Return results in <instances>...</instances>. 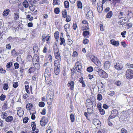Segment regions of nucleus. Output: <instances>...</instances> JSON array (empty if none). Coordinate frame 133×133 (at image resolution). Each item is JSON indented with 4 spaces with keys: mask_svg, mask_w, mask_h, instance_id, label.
<instances>
[{
    "mask_svg": "<svg viewBox=\"0 0 133 133\" xmlns=\"http://www.w3.org/2000/svg\"><path fill=\"white\" fill-rule=\"evenodd\" d=\"M113 65L118 70H120L123 68V65L121 61L117 60L113 61Z\"/></svg>",
    "mask_w": 133,
    "mask_h": 133,
    "instance_id": "nucleus-1",
    "label": "nucleus"
},
{
    "mask_svg": "<svg viewBox=\"0 0 133 133\" xmlns=\"http://www.w3.org/2000/svg\"><path fill=\"white\" fill-rule=\"evenodd\" d=\"M54 72L55 74L58 75L60 71V64L59 63H58L57 61L54 62Z\"/></svg>",
    "mask_w": 133,
    "mask_h": 133,
    "instance_id": "nucleus-2",
    "label": "nucleus"
},
{
    "mask_svg": "<svg viewBox=\"0 0 133 133\" xmlns=\"http://www.w3.org/2000/svg\"><path fill=\"white\" fill-rule=\"evenodd\" d=\"M85 14H86V17L87 19L92 18L93 17L92 11L89 8L85 9Z\"/></svg>",
    "mask_w": 133,
    "mask_h": 133,
    "instance_id": "nucleus-3",
    "label": "nucleus"
},
{
    "mask_svg": "<svg viewBox=\"0 0 133 133\" xmlns=\"http://www.w3.org/2000/svg\"><path fill=\"white\" fill-rule=\"evenodd\" d=\"M126 78L128 79H131L133 77V70L131 69H128L126 72Z\"/></svg>",
    "mask_w": 133,
    "mask_h": 133,
    "instance_id": "nucleus-4",
    "label": "nucleus"
},
{
    "mask_svg": "<svg viewBox=\"0 0 133 133\" xmlns=\"http://www.w3.org/2000/svg\"><path fill=\"white\" fill-rule=\"evenodd\" d=\"M45 78H48L51 75V70L49 68H47L45 69L44 74Z\"/></svg>",
    "mask_w": 133,
    "mask_h": 133,
    "instance_id": "nucleus-5",
    "label": "nucleus"
},
{
    "mask_svg": "<svg viewBox=\"0 0 133 133\" xmlns=\"http://www.w3.org/2000/svg\"><path fill=\"white\" fill-rule=\"evenodd\" d=\"M118 113V112L117 110L116 109L112 110L110 115L108 117V119L110 120L115 118L116 116H117Z\"/></svg>",
    "mask_w": 133,
    "mask_h": 133,
    "instance_id": "nucleus-6",
    "label": "nucleus"
},
{
    "mask_svg": "<svg viewBox=\"0 0 133 133\" xmlns=\"http://www.w3.org/2000/svg\"><path fill=\"white\" fill-rule=\"evenodd\" d=\"M53 96L54 94H51V95H47V96L46 97V100L47 101V103L49 105H51L52 103Z\"/></svg>",
    "mask_w": 133,
    "mask_h": 133,
    "instance_id": "nucleus-7",
    "label": "nucleus"
},
{
    "mask_svg": "<svg viewBox=\"0 0 133 133\" xmlns=\"http://www.w3.org/2000/svg\"><path fill=\"white\" fill-rule=\"evenodd\" d=\"M75 66L76 69L78 72L80 73L81 71L82 66L81 63H79V61H77L76 63Z\"/></svg>",
    "mask_w": 133,
    "mask_h": 133,
    "instance_id": "nucleus-8",
    "label": "nucleus"
},
{
    "mask_svg": "<svg viewBox=\"0 0 133 133\" xmlns=\"http://www.w3.org/2000/svg\"><path fill=\"white\" fill-rule=\"evenodd\" d=\"M98 75L100 76L105 78H107L108 76L107 74L102 69H101L99 71Z\"/></svg>",
    "mask_w": 133,
    "mask_h": 133,
    "instance_id": "nucleus-9",
    "label": "nucleus"
},
{
    "mask_svg": "<svg viewBox=\"0 0 133 133\" xmlns=\"http://www.w3.org/2000/svg\"><path fill=\"white\" fill-rule=\"evenodd\" d=\"M86 105L87 108H93V105L92 101L89 99L87 100L86 102Z\"/></svg>",
    "mask_w": 133,
    "mask_h": 133,
    "instance_id": "nucleus-10",
    "label": "nucleus"
},
{
    "mask_svg": "<svg viewBox=\"0 0 133 133\" xmlns=\"http://www.w3.org/2000/svg\"><path fill=\"white\" fill-rule=\"evenodd\" d=\"M54 54L55 58L57 59V60H55L54 61H57L58 63H59V62L61 60V58L59 52L55 53Z\"/></svg>",
    "mask_w": 133,
    "mask_h": 133,
    "instance_id": "nucleus-11",
    "label": "nucleus"
},
{
    "mask_svg": "<svg viewBox=\"0 0 133 133\" xmlns=\"http://www.w3.org/2000/svg\"><path fill=\"white\" fill-rule=\"evenodd\" d=\"M47 123V121L46 118L44 117H42L40 121V124L41 126H44Z\"/></svg>",
    "mask_w": 133,
    "mask_h": 133,
    "instance_id": "nucleus-12",
    "label": "nucleus"
},
{
    "mask_svg": "<svg viewBox=\"0 0 133 133\" xmlns=\"http://www.w3.org/2000/svg\"><path fill=\"white\" fill-rule=\"evenodd\" d=\"M18 110H17V113L19 117H21L22 116L24 113V112L23 110H22L21 107L18 108Z\"/></svg>",
    "mask_w": 133,
    "mask_h": 133,
    "instance_id": "nucleus-13",
    "label": "nucleus"
},
{
    "mask_svg": "<svg viewBox=\"0 0 133 133\" xmlns=\"http://www.w3.org/2000/svg\"><path fill=\"white\" fill-rule=\"evenodd\" d=\"M111 43L115 46L117 47L119 45V42L116 41L115 40L112 39L110 40Z\"/></svg>",
    "mask_w": 133,
    "mask_h": 133,
    "instance_id": "nucleus-14",
    "label": "nucleus"
},
{
    "mask_svg": "<svg viewBox=\"0 0 133 133\" xmlns=\"http://www.w3.org/2000/svg\"><path fill=\"white\" fill-rule=\"evenodd\" d=\"M110 65V63L107 61L105 62L104 66V68L105 70H107L108 69Z\"/></svg>",
    "mask_w": 133,
    "mask_h": 133,
    "instance_id": "nucleus-15",
    "label": "nucleus"
},
{
    "mask_svg": "<svg viewBox=\"0 0 133 133\" xmlns=\"http://www.w3.org/2000/svg\"><path fill=\"white\" fill-rule=\"evenodd\" d=\"M74 82L73 81H71L69 82L68 83V85L70 87V88L71 90H72L74 89Z\"/></svg>",
    "mask_w": 133,
    "mask_h": 133,
    "instance_id": "nucleus-16",
    "label": "nucleus"
},
{
    "mask_svg": "<svg viewBox=\"0 0 133 133\" xmlns=\"http://www.w3.org/2000/svg\"><path fill=\"white\" fill-rule=\"evenodd\" d=\"M35 61V62H39V57L36 54L34 55L32 59V62H34Z\"/></svg>",
    "mask_w": 133,
    "mask_h": 133,
    "instance_id": "nucleus-17",
    "label": "nucleus"
},
{
    "mask_svg": "<svg viewBox=\"0 0 133 133\" xmlns=\"http://www.w3.org/2000/svg\"><path fill=\"white\" fill-rule=\"evenodd\" d=\"M33 64L35 69L38 70L39 69L40 66L39 62H35V63H33Z\"/></svg>",
    "mask_w": 133,
    "mask_h": 133,
    "instance_id": "nucleus-18",
    "label": "nucleus"
},
{
    "mask_svg": "<svg viewBox=\"0 0 133 133\" xmlns=\"http://www.w3.org/2000/svg\"><path fill=\"white\" fill-rule=\"evenodd\" d=\"M13 118L12 116H9L5 120L7 122H11L13 119Z\"/></svg>",
    "mask_w": 133,
    "mask_h": 133,
    "instance_id": "nucleus-19",
    "label": "nucleus"
},
{
    "mask_svg": "<svg viewBox=\"0 0 133 133\" xmlns=\"http://www.w3.org/2000/svg\"><path fill=\"white\" fill-rule=\"evenodd\" d=\"M54 53L59 52L58 48L56 44L54 45Z\"/></svg>",
    "mask_w": 133,
    "mask_h": 133,
    "instance_id": "nucleus-20",
    "label": "nucleus"
},
{
    "mask_svg": "<svg viewBox=\"0 0 133 133\" xmlns=\"http://www.w3.org/2000/svg\"><path fill=\"white\" fill-rule=\"evenodd\" d=\"M23 6L25 8H28L29 5L28 2L26 1H25L23 2Z\"/></svg>",
    "mask_w": 133,
    "mask_h": 133,
    "instance_id": "nucleus-21",
    "label": "nucleus"
},
{
    "mask_svg": "<svg viewBox=\"0 0 133 133\" xmlns=\"http://www.w3.org/2000/svg\"><path fill=\"white\" fill-rule=\"evenodd\" d=\"M113 13L112 11H110L106 15V18H111L112 15Z\"/></svg>",
    "mask_w": 133,
    "mask_h": 133,
    "instance_id": "nucleus-22",
    "label": "nucleus"
},
{
    "mask_svg": "<svg viewBox=\"0 0 133 133\" xmlns=\"http://www.w3.org/2000/svg\"><path fill=\"white\" fill-rule=\"evenodd\" d=\"M9 10L8 9L5 10L3 13V15L5 16H7L9 14Z\"/></svg>",
    "mask_w": 133,
    "mask_h": 133,
    "instance_id": "nucleus-23",
    "label": "nucleus"
},
{
    "mask_svg": "<svg viewBox=\"0 0 133 133\" xmlns=\"http://www.w3.org/2000/svg\"><path fill=\"white\" fill-rule=\"evenodd\" d=\"M59 32L58 31L54 33V36L56 41H58L59 38Z\"/></svg>",
    "mask_w": 133,
    "mask_h": 133,
    "instance_id": "nucleus-24",
    "label": "nucleus"
},
{
    "mask_svg": "<svg viewBox=\"0 0 133 133\" xmlns=\"http://www.w3.org/2000/svg\"><path fill=\"white\" fill-rule=\"evenodd\" d=\"M92 61L97 66H98L100 65L101 62L98 59L93 60Z\"/></svg>",
    "mask_w": 133,
    "mask_h": 133,
    "instance_id": "nucleus-25",
    "label": "nucleus"
},
{
    "mask_svg": "<svg viewBox=\"0 0 133 133\" xmlns=\"http://www.w3.org/2000/svg\"><path fill=\"white\" fill-rule=\"evenodd\" d=\"M87 110L88 111V113L89 114H92L93 112V108H87Z\"/></svg>",
    "mask_w": 133,
    "mask_h": 133,
    "instance_id": "nucleus-26",
    "label": "nucleus"
},
{
    "mask_svg": "<svg viewBox=\"0 0 133 133\" xmlns=\"http://www.w3.org/2000/svg\"><path fill=\"white\" fill-rule=\"evenodd\" d=\"M14 19L15 20H17L19 18V14L17 12H15L14 14Z\"/></svg>",
    "mask_w": 133,
    "mask_h": 133,
    "instance_id": "nucleus-27",
    "label": "nucleus"
},
{
    "mask_svg": "<svg viewBox=\"0 0 133 133\" xmlns=\"http://www.w3.org/2000/svg\"><path fill=\"white\" fill-rule=\"evenodd\" d=\"M77 6L78 8L82 9V3L80 1H77Z\"/></svg>",
    "mask_w": 133,
    "mask_h": 133,
    "instance_id": "nucleus-28",
    "label": "nucleus"
},
{
    "mask_svg": "<svg viewBox=\"0 0 133 133\" xmlns=\"http://www.w3.org/2000/svg\"><path fill=\"white\" fill-rule=\"evenodd\" d=\"M60 41L61 42L60 43V44L61 45L63 44L64 46L65 45V43L64 39V38L61 37L60 39Z\"/></svg>",
    "mask_w": 133,
    "mask_h": 133,
    "instance_id": "nucleus-29",
    "label": "nucleus"
},
{
    "mask_svg": "<svg viewBox=\"0 0 133 133\" xmlns=\"http://www.w3.org/2000/svg\"><path fill=\"white\" fill-rule=\"evenodd\" d=\"M33 105L32 104L29 103L26 105V108L27 110H30L32 107Z\"/></svg>",
    "mask_w": 133,
    "mask_h": 133,
    "instance_id": "nucleus-30",
    "label": "nucleus"
},
{
    "mask_svg": "<svg viewBox=\"0 0 133 133\" xmlns=\"http://www.w3.org/2000/svg\"><path fill=\"white\" fill-rule=\"evenodd\" d=\"M89 32L88 31H85L83 32V36L85 37L89 35Z\"/></svg>",
    "mask_w": 133,
    "mask_h": 133,
    "instance_id": "nucleus-31",
    "label": "nucleus"
},
{
    "mask_svg": "<svg viewBox=\"0 0 133 133\" xmlns=\"http://www.w3.org/2000/svg\"><path fill=\"white\" fill-rule=\"evenodd\" d=\"M2 115H1V116H2V118L4 119H6L7 117V114L5 112H2Z\"/></svg>",
    "mask_w": 133,
    "mask_h": 133,
    "instance_id": "nucleus-32",
    "label": "nucleus"
},
{
    "mask_svg": "<svg viewBox=\"0 0 133 133\" xmlns=\"http://www.w3.org/2000/svg\"><path fill=\"white\" fill-rule=\"evenodd\" d=\"M36 125L35 122H32L31 123V127L32 130H36L37 129L36 127Z\"/></svg>",
    "mask_w": 133,
    "mask_h": 133,
    "instance_id": "nucleus-33",
    "label": "nucleus"
},
{
    "mask_svg": "<svg viewBox=\"0 0 133 133\" xmlns=\"http://www.w3.org/2000/svg\"><path fill=\"white\" fill-rule=\"evenodd\" d=\"M100 7L99 6H98L97 7V10L99 13L101 12L103 10V5H101Z\"/></svg>",
    "mask_w": 133,
    "mask_h": 133,
    "instance_id": "nucleus-34",
    "label": "nucleus"
},
{
    "mask_svg": "<svg viewBox=\"0 0 133 133\" xmlns=\"http://www.w3.org/2000/svg\"><path fill=\"white\" fill-rule=\"evenodd\" d=\"M26 58L27 60L29 62L32 61V59L33 58L30 55H28L27 56Z\"/></svg>",
    "mask_w": 133,
    "mask_h": 133,
    "instance_id": "nucleus-35",
    "label": "nucleus"
},
{
    "mask_svg": "<svg viewBox=\"0 0 133 133\" xmlns=\"http://www.w3.org/2000/svg\"><path fill=\"white\" fill-rule=\"evenodd\" d=\"M63 17L64 18H65L66 17L67 11L65 9L63 10L62 12Z\"/></svg>",
    "mask_w": 133,
    "mask_h": 133,
    "instance_id": "nucleus-36",
    "label": "nucleus"
},
{
    "mask_svg": "<svg viewBox=\"0 0 133 133\" xmlns=\"http://www.w3.org/2000/svg\"><path fill=\"white\" fill-rule=\"evenodd\" d=\"M70 118L71 120V121L73 122H74L75 120V117L74 115L71 114H70Z\"/></svg>",
    "mask_w": 133,
    "mask_h": 133,
    "instance_id": "nucleus-37",
    "label": "nucleus"
},
{
    "mask_svg": "<svg viewBox=\"0 0 133 133\" xmlns=\"http://www.w3.org/2000/svg\"><path fill=\"white\" fill-rule=\"evenodd\" d=\"M9 88L8 84H7L4 83L3 84V89L5 90H7Z\"/></svg>",
    "mask_w": 133,
    "mask_h": 133,
    "instance_id": "nucleus-38",
    "label": "nucleus"
},
{
    "mask_svg": "<svg viewBox=\"0 0 133 133\" xmlns=\"http://www.w3.org/2000/svg\"><path fill=\"white\" fill-rule=\"evenodd\" d=\"M54 11L56 14H58L60 12L59 9L58 8H55L54 9Z\"/></svg>",
    "mask_w": 133,
    "mask_h": 133,
    "instance_id": "nucleus-39",
    "label": "nucleus"
},
{
    "mask_svg": "<svg viewBox=\"0 0 133 133\" xmlns=\"http://www.w3.org/2000/svg\"><path fill=\"white\" fill-rule=\"evenodd\" d=\"M35 6L34 5L31 4L29 6V8L30 10L32 11H33L35 9Z\"/></svg>",
    "mask_w": 133,
    "mask_h": 133,
    "instance_id": "nucleus-40",
    "label": "nucleus"
},
{
    "mask_svg": "<svg viewBox=\"0 0 133 133\" xmlns=\"http://www.w3.org/2000/svg\"><path fill=\"white\" fill-rule=\"evenodd\" d=\"M64 6L66 8H68L69 7V2L67 1H65L64 2Z\"/></svg>",
    "mask_w": 133,
    "mask_h": 133,
    "instance_id": "nucleus-41",
    "label": "nucleus"
},
{
    "mask_svg": "<svg viewBox=\"0 0 133 133\" xmlns=\"http://www.w3.org/2000/svg\"><path fill=\"white\" fill-rule=\"evenodd\" d=\"M33 49L34 50V52H37L38 50V47L37 46H34L33 48Z\"/></svg>",
    "mask_w": 133,
    "mask_h": 133,
    "instance_id": "nucleus-42",
    "label": "nucleus"
},
{
    "mask_svg": "<svg viewBox=\"0 0 133 133\" xmlns=\"http://www.w3.org/2000/svg\"><path fill=\"white\" fill-rule=\"evenodd\" d=\"M45 82L48 85H49L50 83L52 82V81H50V79L49 78H45Z\"/></svg>",
    "mask_w": 133,
    "mask_h": 133,
    "instance_id": "nucleus-43",
    "label": "nucleus"
},
{
    "mask_svg": "<svg viewBox=\"0 0 133 133\" xmlns=\"http://www.w3.org/2000/svg\"><path fill=\"white\" fill-rule=\"evenodd\" d=\"M93 70V69L92 67L90 66L87 68V71L89 72H91Z\"/></svg>",
    "mask_w": 133,
    "mask_h": 133,
    "instance_id": "nucleus-44",
    "label": "nucleus"
},
{
    "mask_svg": "<svg viewBox=\"0 0 133 133\" xmlns=\"http://www.w3.org/2000/svg\"><path fill=\"white\" fill-rule=\"evenodd\" d=\"M45 105L44 103V102H40L38 104V105L40 107H43Z\"/></svg>",
    "mask_w": 133,
    "mask_h": 133,
    "instance_id": "nucleus-45",
    "label": "nucleus"
},
{
    "mask_svg": "<svg viewBox=\"0 0 133 133\" xmlns=\"http://www.w3.org/2000/svg\"><path fill=\"white\" fill-rule=\"evenodd\" d=\"M102 99V95L99 94H98L97 95V99L99 101H100Z\"/></svg>",
    "mask_w": 133,
    "mask_h": 133,
    "instance_id": "nucleus-46",
    "label": "nucleus"
},
{
    "mask_svg": "<svg viewBox=\"0 0 133 133\" xmlns=\"http://www.w3.org/2000/svg\"><path fill=\"white\" fill-rule=\"evenodd\" d=\"M12 55L14 56H16L17 55V53L15 51L14 49L11 52Z\"/></svg>",
    "mask_w": 133,
    "mask_h": 133,
    "instance_id": "nucleus-47",
    "label": "nucleus"
},
{
    "mask_svg": "<svg viewBox=\"0 0 133 133\" xmlns=\"http://www.w3.org/2000/svg\"><path fill=\"white\" fill-rule=\"evenodd\" d=\"M35 69L33 67L30 68L29 70V73L31 74L33 72L35 71Z\"/></svg>",
    "mask_w": 133,
    "mask_h": 133,
    "instance_id": "nucleus-48",
    "label": "nucleus"
},
{
    "mask_svg": "<svg viewBox=\"0 0 133 133\" xmlns=\"http://www.w3.org/2000/svg\"><path fill=\"white\" fill-rule=\"evenodd\" d=\"M12 65V62H10L9 63H8L6 65V66L7 68H9Z\"/></svg>",
    "mask_w": 133,
    "mask_h": 133,
    "instance_id": "nucleus-49",
    "label": "nucleus"
},
{
    "mask_svg": "<svg viewBox=\"0 0 133 133\" xmlns=\"http://www.w3.org/2000/svg\"><path fill=\"white\" fill-rule=\"evenodd\" d=\"M99 111L100 112V114L102 115H103L105 113L104 110L102 108H100L99 109Z\"/></svg>",
    "mask_w": 133,
    "mask_h": 133,
    "instance_id": "nucleus-50",
    "label": "nucleus"
},
{
    "mask_svg": "<svg viewBox=\"0 0 133 133\" xmlns=\"http://www.w3.org/2000/svg\"><path fill=\"white\" fill-rule=\"evenodd\" d=\"M5 95L2 94L0 97V99L2 101H4L5 100Z\"/></svg>",
    "mask_w": 133,
    "mask_h": 133,
    "instance_id": "nucleus-51",
    "label": "nucleus"
},
{
    "mask_svg": "<svg viewBox=\"0 0 133 133\" xmlns=\"http://www.w3.org/2000/svg\"><path fill=\"white\" fill-rule=\"evenodd\" d=\"M85 25L84 26V25L82 27V29L83 30H88L89 29V28L88 27V26L87 25Z\"/></svg>",
    "mask_w": 133,
    "mask_h": 133,
    "instance_id": "nucleus-52",
    "label": "nucleus"
},
{
    "mask_svg": "<svg viewBox=\"0 0 133 133\" xmlns=\"http://www.w3.org/2000/svg\"><path fill=\"white\" fill-rule=\"evenodd\" d=\"M115 84L117 86H120L121 85L122 83L120 81H118L115 82Z\"/></svg>",
    "mask_w": 133,
    "mask_h": 133,
    "instance_id": "nucleus-53",
    "label": "nucleus"
},
{
    "mask_svg": "<svg viewBox=\"0 0 133 133\" xmlns=\"http://www.w3.org/2000/svg\"><path fill=\"white\" fill-rule=\"evenodd\" d=\"M29 120V118L27 117H25L23 119V121L24 123H26Z\"/></svg>",
    "mask_w": 133,
    "mask_h": 133,
    "instance_id": "nucleus-54",
    "label": "nucleus"
},
{
    "mask_svg": "<svg viewBox=\"0 0 133 133\" xmlns=\"http://www.w3.org/2000/svg\"><path fill=\"white\" fill-rule=\"evenodd\" d=\"M126 66L128 68H133V64H130L128 63L126 64Z\"/></svg>",
    "mask_w": 133,
    "mask_h": 133,
    "instance_id": "nucleus-55",
    "label": "nucleus"
},
{
    "mask_svg": "<svg viewBox=\"0 0 133 133\" xmlns=\"http://www.w3.org/2000/svg\"><path fill=\"white\" fill-rule=\"evenodd\" d=\"M127 33L126 31H124L123 32H122L121 33V35L123 37H125V35Z\"/></svg>",
    "mask_w": 133,
    "mask_h": 133,
    "instance_id": "nucleus-56",
    "label": "nucleus"
},
{
    "mask_svg": "<svg viewBox=\"0 0 133 133\" xmlns=\"http://www.w3.org/2000/svg\"><path fill=\"white\" fill-rule=\"evenodd\" d=\"M14 65L15 66V68L16 69H17L19 68V64L18 63H15L14 64Z\"/></svg>",
    "mask_w": 133,
    "mask_h": 133,
    "instance_id": "nucleus-57",
    "label": "nucleus"
},
{
    "mask_svg": "<svg viewBox=\"0 0 133 133\" xmlns=\"http://www.w3.org/2000/svg\"><path fill=\"white\" fill-rule=\"evenodd\" d=\"M101 69H99L98 67H95L94 69V70L98 72V74L99 73V71L101 70Z\"/></svg>",
    "mask_w": 133,
    "mask_h": 133,
    "instance_id": "nucleus-58",
    "label": "nucleus"
},
{
    "mask_svg": "<svg viewBox=\"0 0 133 133\" xmlns=\"http://www.w3.org/2000/svg\"><path fill=\"white\" fill-rule=\"evenodd\" d=\"M46 109L45 108L43 109L42 111L41 112V114L43 115H45L46 114Z\"/></svg>",
    "mask_w": 133,
    "mask_h": 133,
    "instance_id": "nucleus-59",
    "label": "nucleus"
},
{
    "mask_svg": "<svg viewBox=\"0 0 133 133\" xmlns=\"http://www.w3.org/2000/svg\"><path fill=\"white\" fill-rule=\"evenodd\" d=\"M18 86V83L17 82H16L14 84L13 87L14 88H16Z\"/></svg>",
    "mask_w": 133,
    "mask_h": 133,
    "instance_id": "nucleus-60",
    "label": "nucleus"
},
{
    "mask_svg": "<svg viewBox=\"0 0 133 133\" xmlns=\"http://www.w3.org/2000/svg\"><path fill=\"white\" fill-rule=\"evenodd\" d=\"M88 42L89 41L88 39H85L83 40V43L84 44H86L88 43Z\"/></svg>",
    "mask_w": 133,
    "mask_h": 133,
    "instance_id": "nucleus-61",
    "label": "nucleus"
},
{
    "mask_svg": "<svg viewBox=\"0 0 133 133\" xmlns=\"http://www.w3.org/2000/svg\"><path fill=\"white\" fill-rule=\"evenodd\" d=\"M121 133H127V130L124 128L121 129Z\"/></svg>",
    "mask_w": 133,
    "mask_h": 133,
    "instance_id": "nucleus-62",
    "label": "nucleus"
},
{
    "mask_svg": "<svg viewBox=\"0 0 133 133\" xmlns=\"http://www.w3.org/2000/svg\"><path fill=\"white\" fill-rule=\"evenodd\" d=\"M66 21L67 22H68L71 20V18L70 17L66 16Z\"/></svg>",
    "mask_w": 133,
    "mask_h": 133,
    "instance_id": "nucleus-63",
    "label": "nucleus"
},
{
    "mask_svg": "<svg viewBox=\"0 0 133 133\" xmlns=\"http://www.w3.org/2000/svg\"><path fill=\"white\" fill-rule=\"evenodd\" d=\"M74 30H76L77 27V25L76 23L74 24L72 26Z\"/></svg>",
    "mask_w": 133,
    "mask_h": 133,
    "instance_id": "nucleus-64",
    "label": "nucleus"
}]
</instances>
